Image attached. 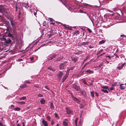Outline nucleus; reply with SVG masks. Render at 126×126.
Here are the masks:
<instances>
[{
	"instance_id": "f257e3e1",
	"label": "nucleus",
	"mask_w": 126,
	"mask_h": 126,
	"mask_svg": "<svg viewBox=\"0 0 126 126\" xmlns=\"http://www.w3.org/2000/svg\"><path fill=\"white\" fill-rule=\"evenodd\" d=\"M35 8H33V6H32V5L31 6H28L27 7V9L28 10L31 11V13L32 14H34L35 16H36V14L37 11L36 9V7L34 6Z\"/></svg>"
},
{
	"instance_id": "f03ea898",
	"label": "nucleus",
	"mask_w": 126,
	"mask_h": 126,
	"mask_svg": "<svg viewBox=\"0 0 126 126\" xmlns=\"http://www.w3.org/2000/svg\"><path fill=\"white\" fill-rule=\"evenodd\" d=\"M67 63L65 62L60 64L59 65V69L60 70H62L64 69L66 67V65L67 64Z\"/></svg>"
},
{
	"instance_id": "7ed1b4c3",
	"label": "nucleus",
	"mask_w": 126,
	"mask_h": 126,
	"mask_svg": "<svg viewBox=\"0 0 126 126\" xmlns=\"http://www.w3.org/2000/svg\"><path fill=\"white\" fill-rule=\"evenodd\" d=\"M63 74V73L62 72L60 71L58 72L57 75L58 78L60 79L62 78Z\"/></svg>"
},
{
	"instance_id": "20e7f679",
	"label": "nucleus",
	"mask_w": 126,
	"mask_h": 126,
	"mask_svg": "<svg viewBox=\"0 0 126 126\" xmlns=\"http://www.w3.org/2000/svg\"><path fill=\"white\" fill-rule=\"evenodd\" d=\"M68 75V73L67 72L66 73L65 75L63 77L62 79V82H64L65 80L66 79Z\"/></svg>"
},
{
	"instance_id": "39448f33",
	"label": "nucleus",
	"mask_w": 126,
	"mask_h": 126,
	"mask_svg": "<svg viewBox=\"0 0 126 126\" xmlns=\"http://www.w3.org/2000/svg\"><path fill=\"white\" fill-rule=\"evenodd\" d=\"M89 43V41H87L86 42H83L81 43L80 44V46H84L88 45Z\"/></svg>"
},
{
	"instance_id": "423d86ee",
	"label": "nucleus",
	"mask_w": 126,
	"mask_h": 126,
	"mask_svg": "<svg viewBox=\"0 0 126 126\" xmlns=\"http://www.w3.org/2000/svg\"><path fill=\"white\" fill-rule=\"evenodd\" d=\"M72 87L74 89L77 91L79 90V86L76 85L75 84H73Z\"/></svg>"
},
{
	"instance_id": "0eeeda50",
	"label": "nucleus",
	"mask_w": 126,
	"mask_h": 126,
	"mask_svg": "<svg viewBox=\"0 0 126 126\" xmlns=\"http://www.w3.org/2000/svg\"><path fill=\"white\" fill-rule=\"evenodd\" d=\"M4 39L5 40V42L6 43L8 44L12 42L11 40L9 38H7V40L5 38H4Z\"/></svg>"
},
{
	"instance_id": "6e6552de",
	"label": "nucleus",
	"mask_w": 126,
	"mask_h": 126,
	"mask_svg": "<svg viewBox=\"0 0 126 126\" xmlns=\"http://www.w3.org/2000/svg\"><path fill=\"white\" fill-rule=\"evenodd\" d=\"M63 58L61 57H59L57 59H56L53 60V61L54 62H58L59 61H60L63 59Z\"/></svg>"
},
{
	"instance_id": "1a4fd4ad",
	"label": "nucleus",
	"mask_w": 126,
	"mask_h": 126,
	"mask_svg": "<svg viewBox=\"0 0 126 126\" xmlns=\"http://www.w3.org/2000/svg\"><path fill=\"white\" fill-rule=\"evenodd\" d=\"M125 84H121L120 85V88L121 89H125L126 87V85L125 84Z\"/></svg>"
},
{
	"instance_id": "9d476101",
	"label": "nucleus",
	"mask_w": 126,
	"mask_h": 126,
	"mask_svg": "<svg viewBox=\"0 0 126 126\" xmlns=\"http://www.w3.org/2000/svg\"><path fill=\"white\" fill-rule=\"evenodd\" d=\"M42 123L45 126H48V125L47 121H45L43 119H42Z\"/></svg>"
},
{
	"instance_id": "9b49d317",
	"label": "nucleus",
	"mask_w": 126,
	"mask_h": 126,
	"mask_svg": "<svg viewBox=\"0 0 126 126\" xmlns=\"http://www.w3.org/2000/svg\"><path fill=\"white\" fill-rule=\"evenodd\" d=\"M56 54H54L53 55H51L49 57V60H51L53 58H55L56 57Z\"/></svg>"
},
{
	"instance_id": "f8f14e48",
	"label": "nucleus",
	"mask_w": 126,
	"mask_h": 126,
	"mask_svg": "<svg viewBox=\"0 0 126 126\" xmlns=\"http://www.w3.org/2000/svg\"><path fill=\"white\" fill-rule=\"evenodd\" d=\"M68 122L67 120L65 119L64 121L63 122V126H68Z\"/></svg>"
},
{
	"instance_id": "ddd939ff",
	"label": "nucleus",
	"mask_w": 126,
	"mask_h": 126,
	"mask_svg": "<svg viewBox=\"0 0 126 126\" xmlns=\"http://www.w3.org/2000/svg\"><path fill=\"white\" fill-rule=\"evenodd\" d=\"M66 112L68 114H70L71 112V111L70 109H69L67 107H66Z\"/></svg>"
},
{
	"instance_id": "4468645a",
	"label": "nucleus",
	"mask_w": 126,
	"mask_h": 126,
	"mask_svg": "<svg viewBox=\"0 0 126 126\" xmlns=\"http://www.w3.org/2000/svg\"><path fill=\"white\" fill-rule=\"evenodd\" d=\"M71 60L75 62L77 60V58L76 57H71Z\"/></svg>"
},
{
	"instance_id": "2eb2a0df",
	"label": "nucleus",
	"mask_w": 126,
	"mask_h": 126,
	"mask_svg": "<svg viewBox=\"0 0 126 126\" xmlns=\"http://www.w3.org/2000/svg\"><path fill=\"white\" fill-rule=\"evenodd\" d=\"M67 5H65L66 8L69 10L70 11L71 10V5H68L67 4Z\"/></svg>"
},
{
	"instance_id": "dca6fc26",
	"label": "nucleus",
	"mask_w": 126,
	"mask_h": 126,
	"mask_svg": "<svg viewBox=\"0 0 126 126\" xmlns=\"http://www.w3.org/2000/svg\"><path fill=\"white\" fill-rule=\"evenodd\" d=\"M86 72L88 73L89 74H92L94 73V71L92 70H87L86 71Z\"/></svg>"
},
{
	"instance_id": "f3484780",
	"label": "nucleus",
	"mask_w": 126,
	"mask_h": 126,
	"mask_svg": "<svg viewBox=\"0 0 126 126\" xmlns=\"http://www.w3.org/2000/svg\"><path fill=\"white\" fill-rule=\"evenodd\" d=\"M79 31H76L74 33L73 36L76 35V36L79 34Z\"/></svg>"
},
{
	"instance_id": "a211bd4d",
	"label": "nucleus",
	"mask_w": 126,
	"mask_h": 126,
	"mask_svg": "<svg viewBox=\"0 0 126 126\" xmlns=\"http://www.w3.org/2000/svg\"><path fill=\"white\" fill-rule=\"evenodd\" d=\"M22 6L23 7H25V8H27V7L28 6V3H23L22 4Z\"/></svg>"
},
{
	"instance_id": "6ab92c4d",
	"label": "nucleus",
	"mask_w": 126,
	"mask_h": 126,
	"mask_svg": "<svg viewBox=\"0 0 126 126\" xmlns=\"http://www.w3.org/2000/svg\"><path fill=\"white\" fill-rule=\"evenodd\" d=\"M105 42V40H102L100 41L99 42V44H103Z\"/></svg>"
},
{
	"instance_id": "aec40b11",
	"label": "nucleus",
	"mask_w": 126,
	"mask_h": 126,
	"mask_svg": "<svg viewBox=\"0 0 126 126\" xmlns=\"http://www.w3.org/2000/svg\"><path fill=\"white\" fill-rule=\"evenodd\" d=\"M27 85L25 84H24L23 85L20 86V87L22 88H24L27 87Z\"/></svg>"
},
{
	"instance_id": "412c9836",
	"label": "nucleus",
	"mask_w": 126,
	"mask_h": 126,
	"mask_svg": "<svg viewBox=\"0 0 126 126\" xmlns=\"http://www.w3.org/2000/svg\"><path fill=\"white\" fill-rule=\"evenodd\" d=\"M20 108L18 107H16L14 108V110L15 111H19L20 110Z\"/></svg>"
},
{
	"instance_id": "4be33fe9",
	"label": "nucleus",
	"mask_w": 126,
	"mask_h": 126,
	"mask_svg": "<svg viewBox=\"0 0 126 126\" xmlns=\"http://www.w3.org/2000/svg\"><path fill=\"white\" fill-rule=\"evenodd\" d=\"M90 57V56L89 55H88L87 56L86 58L84 60V61L85 62L86 60H87Z\"/></svg>"
},
{
	"instance_id": "5701e85b",
	"label": "nucleus",
	"mask_w": 126,
	"mask_h": 126,
	"mask_svg": "<svg viewBox=\"0 0 126 126\" xmlns=\"http://www.w3.org/2000/svg\"><path fill=\"white\" fill-rule=\"evenodd\" d=\"M91 95L92 97H94V92H90Z\"/></svg>"
},
{
	"instance_id": "b1692460",
	"label": "nucleus",
	"mask_w": 126,
	"mask_h": 126,
	"mask_svg": "<svg viewBox=\"0 0 126 126\" xmlns=\"http://www.w3.org/2000/svg\"><path fill=\"white\" fill-rule=\"evenodd\" d=\"M26 99V96H23L20 98L19 99L20 100H24Z\"/></svg>"
},
{
	"instance_id": "393cba45",
	"label": "nucleus",
	"mask_w": 126,
	"mask_h": 126,
	"mask_svg": "<svg viewBox=\"0 0 126 126\" xmlns=\"http://www.w3.org/2000/svg\"><path fill=\"white\" fill-rule=\"evenodd\" d=\"M101 91H102L105 93H108V91L106 90H104L103 89H102L101 90Z\"/></svg>"
},
{
	"instance_id": "a878e982",
	"label": "nucleus",
	"mask_w": 126,
	"mask_h": 126,
	"mask_svg": "<svg viewBox=\"0 0 126 126\" xmlns=\"http://www.w3.org/2000/svg\"><path fill=\"white\" fill-rule=\"evenodd\" d=\"M72 98V99L75 100V101H76V100H77V98H76L71 95V98Z\"/></svg>"
},
{
	"instance_id": "bb28decb",
	"label": "nucleus",
	"mask_w": 126,
	"mask_h": 126,
	"mask_svg": "<svg viewBox=\"0 0 126 126\" xmlns=\"http://www.w3.org/2000/svg\"><path fill=\"white\" fill-rule=\"evenodd\" d=\"M55 117L57 119H59V117L58 115V114L56 113H55Z\"/></svg>"
},
{
	"instance_id": "cd10ccee",
	"label": "nucleus",
	"mask_w": 126,
	"mask_h": 126,
	"mask_svg": "<svg viewBox=\"0 0 126 126\" xmlns=\"http://www.w3.org/2000/svg\"><path fill=\"white\" fill-rule=\"evenodd\" d=\"M101 88H103V89H108V87L107 86H102L101 87Z\"/></svg>"
},
{
	"instance_id": "c85d7f7f",
	"label": "nucleus",
	"mask_w": 126,
	"mask_h": 126,
	"mask_svg": "<svg viewBox=\"0 0 126 126\" xmlns=\"http://www.w3.org/2000/svg\"><path fill=\"white\" fill-rule=\"evenodd\" d=\"M37 96L39 97H43V95L41 94H38Z\"/></svg>"
},
{
	"instance_id": "c756f323",
	"label": "nucleus",
	"mask_w": 126,
	"mask_h": 126,
	"mask_svg": "<svg viewBox=\"0 0 126 126\" xmlns=\"http://www.w3.org/2000/svg\"><path fill=\"white\" fill-rule=\"evenodd\" d=\"M61 2H62L64 4V5H65L64 3H65L66 1V0H60Z\"/></svg>"
},
{
	"instance_id": "7c9ffc66",
	"label": "nucleus",
	"mask_w": 126,
	"mask_h": 126,
	"mask_svg": "<svg viewBox=\"0 0 126 126\" xmlns=\"http://www.w3.org/2000/svg\"><path fill=\"white\" fill-rule=\"evenodd\" d=\"M78 118H76L75 120V124L76 125V126H77V122L78 120Z\"/></svg>"
},
{
	"instance_id": "2f4dec72",
	"label": "nucleus",
	"mask_w": 126,
	"mask_h": 126,
	"mask_svg": "<svg viewBox=\"0 0 126 126\" xmlns=\"http://www.w3.org/2000/svg\"><path fill=\"white\" fill-rule=\"evenodd\" d=\"M40 102H45V100L44 99H42L40 100Z\"/></svg>"
},
{
	"instance_id": "473e14b6",
	"label": "nucleus",
	"mask_w": 126,
	"mask_h": 126,
	"mask_svg": "<svg viewBox=\"0 0 126 126\" xmlns=\"http://www.w3.org/2000/svg\"><path fill=\"white\" fill-rule=\"evenodd\" d=\"M3 15V13L2 12V10H0V16H1Z\"/></svg>"
},
{
	"instance_id": "72a5a7b5",
	"label": "nucleus",
	"mask_w": 126,
	"mask_h": 126,
	"mask_svg": "<svg viewBox=\"0 0 126 126\" xmlns=\"http://www.w3.org/2000/svg\"><path fill=\"white\" fill-rule=\"evenodd\" d=\"M82 53V51H79L78 52H77L76 53V54H80L81 53Z\"/></svg>"
},
{
	"instance_id": "f704fd0d",
	"label": "nucleus",
	"mask_w": 126,
	"mask_h": 126,
	"mask_svg": "<svg viewBox=\"0 0 126 126\" xmlns=\"http://www.w3.org/2000/svg\"><path fill=\"white\" fill-rule=\"evenodd\" d=\"M47 120L49 121H50L51 118L49 116H48L47 117Z\"/></svg>"
},
{
	"instance_id": "c9c22d12",
	"label": "nucleus",
	"mask_w": 126,
	"mask_h": 126,
	"mask_svg": "<svg viewBox=\"0 0 126 126\" xmlns=\"http://www.w3.org/2000/svg\"><path fill=\"white\" fill-rule=\"evenodd\" d=\"M11 23L12 25L13 26L15 25L14 23L12 21H11Z\"/></svg>"
},
{
	"instance_id": "e433bc0d",
	"label": "nucleus",
	"mask_w": 126,
	"mask_h": 126,
	"mask_svg": "<svg viewBox=\"0 0 126 126\" xmlns=\"http://www.w3.org/2000/svg\"><path fill=\"white\" fill-rule=\"evenodd\" d=\"M47 69L50 70H51L52 71H54V70L53 69H52V68L49 67H48L47 68Z\"/></svg>"
},
{
	"instance_id": "4c0bfd02",
	"label": "nucleus",
	"mask_w": 126,
	"mask_h": 126,
	"mask_svg": "<svg viewBox=\"0 0 126 126\" xmlns=\"http://www.w3.org/2000/svg\"><path fill=\"white\" fill-rule=\"evenodd\" d=\"M105 57L108 58V59L109 60H110L111 59V57L110 56H105Z\"/></svg>"
},
{
	"instance_id": "58836bf2",
	"label": "nucleus",
	"mask_w": 126,
	"mask_h": 126,
	"mask_svg": "<svg viewBox=\"0 0 126 126\" xmlns=\"http://www.w3.org/2000/svg\"><path fill=\"white\" fill-rule=\"evenodd\" d=\"M8 35L9 37H12V36H13L12 34H11L10 33H8Z\"/></svg>"
},
{
	"instance_id": "ea45409f",
	"label": "nucleus",
	"mask_w": 126,
	"mask_h": 126,
	"mask_svg": "<svg viewBox=\"0 0 126 126\" xmlns=\"http://www.w3.org/2000/svg\"><path fill=\"white\" fill-rule=\"evenodd\" d=\"M51 108L52 109L53 108V103H51Z\"/></svg>"
},
{
	"instance_id": "a19ab883",
	"label": "nucleus",
	"mask_w": 126,
	"mask_h": 126,
	"mask_svg": "<svg viewBox=\"0 0 126 126\" xmlns=\"http://www.w3.org/2000/svg\"><path fill=\"white\" fill-rule=\"evenodd\" d=\"M122 66H119L117 67V68L119 70H121L122 69Z\"/></svg>"
},
{
	"instance_id": "79ce46f5",
	"label": "nucleus",
	"mask_w": 126,
	"mask_h": 126,
	"mask_svg": "<svg viewBox=\"0 0 126 126\" xmlns=\"http://www.w3.org/2000/svg\"><path fill=\"white\" fill-rule=\"evenodd\" d=\"M87 30L88 31V32L90 33H91L92 32V31L89 28L87 29Z\"/></svg>"
},
{
	"instance_id": "37998d69",
	"label": "nucleus",
	"mask_w": 126,
	"mask_h": 126,
	"mask_svg": "<svg viewBox=\"0 0 126 126\" xmlns=\"http://www.w3.org/2000/svg\"><path fill=\"white\" fill-rule=\"evenodd\" d=\"M45 88H46V89H47L48 90H49V88L47 86H45Z\"/></svg>"
},
{
	"instance_id": "c03bdc74",
	"label": "nucleus",
	"mask_w": 126,
	"mask_h": 126,
	"mask_svg": "<svg viewBox=\"0 0 126 126\" xmlns=\"http://www.w3.org/2000/svg\"><path fill=\"white\" fill-rule=\"evenodd\" d=\"M83 83H84V84H86V85H88V84H87V83H86V80H84L83 81Z\"/></svg>"
},
{
	"instance_id": "a18cd8bd",
	"label": "nucleus",
	"mask_w": 126,
	"mask_h": 126,
	"mask_svg": "<svg viewBox=\"0 0 126 126\" xmlns=\"http://www.w3.org/2000/svg\"><path fill=\"white\" fill-rule=\"evenodd\" d=\"M84 93V96H85V95H86V93L85 92V91H83L82 92V93Z\"/></svg>"
},
{
	"instance_id": "49530a36",
	"label": "nucleus",
	"mask_w": 126,
	"mask_h": 126,
	"mask_svg": "<svg viewBox=\"0 0 126 126\" xmlns=\"http://www.w3.org/2000/svg\"><path fill=\"white\" fill-rule=\"evenodd\" d=\"M95 95L97 96V97H98V93L96 92H95Z\"/></svg>"
},
{
	"instance_id": "de8ad7c7",
	"label": "nucleus",
	"mask_w": 126,
	"mask_h": 126,
	"mask_svg": "<svg viewBox=\"0 0 126 126\" xmlns=\"http://www.w3.org/2000/svg\"><path fill=\"white\" fill-rule=\"evenodd\" d=\"M23 60L22 59H19L18 60V61L19 62H20V61H22Z\"/></svg>"
},
{
	"instance_id": "09e8293b",
	"label": "nucleus",
	"mask_w": 126,
	"mask_h": 126,
	"mask_svg": "<svg viewBox=\"0 0 126 126\" xmlns=\"http://www.w3.org/2000/svg\"><path fill=\"white\" fill-rule=\"evenodd\" d=\"M49 19H50V21H51L52 22L53 21H54L53 19L51 18H50Z\"/></svg>"
},
{
	"instance_id": "8fccbe9b",
	"label": "nucleus",
	"mask_w": 126,
	"mask_h": 126,
	"mask_svg": "<svg viewBox=\"0 0 126 126\" xmlns=\"http://www.w3.org/2000/svg\"><path fill=\"white\" fill-rule=\"evenodd\" d=\"M54 121H51V124L52 125H53V124H54Z\"/></svg>"
},
{
	"instance_id": "3c124183",
	"label": "nucleus",
	"mask_w": 126,
	"mask_h": 126,
	"mask_svg": "<svg viewBox=\"0 0 126 126\" xmlns=\"http://www.w3.org/2000/svg\"><path fill=\"white\" fill-rule=\"evenodd\" d=\"M6 10V9H4V12L6 14H7L8 13V12H6L5 10Z\"/></svg>"
},
{
	"instance_id": "603ef678",
	"label": "nucleus",
	"mask_w": 126,
	"mask_h": 126,
	"mask_svg": "<svg viewBox=\"0 0 126 126\" xmlns=\"http://www.w3.org/2000/svg\"><path fill=\"white\" fill-rule=\"evenodd\" d=\"M11 109H13V107H14V105H11Z\"/></svg>"
},
{
	"instance_id": "864d4df0",
	"label": "nucleus",
	"mask_w": 126,
	"mask_h": 126,
	"mask_svg": "<svg viewBox=\"0 0 126 126\" xmlns=\"http://www.w3.org/2000/svg\"><path fill=\"white\" fill-rule=\"evenodd\" d=\"M93 83L92 82H91V83L89 85H88L89 86L90 85H93Z\"/></svg>"
},
{
	"instance_id": "5fc2aeb1",
	"label": "nucleus",
	"mask_w": 126,
	"mask_h": 126,
	"mask_svg": "<svg viewBox=\"0 0 126 126\" xmlns=\"http://www.w3.org/2000/svg\"><path fill=\"white\" fill-rule=\"evenodd\" d=\"M79 12L80 13H83L82 10H80L79 11Z\"/></svg>"
},
{
	"instance_id": "6e6d98bb",
	"label": "nucleus",
	"mask_w": 126,
	"mask_h": 126,
	"mask_svg": "<svg viewBox=\"0 0 126 126\" xmlns=\"http://www.w3.org/2000/svg\"><path fill=\"white\" fill-rule=\"evenodd\" d=\"M84 106L83 105H82V104H81L80 106V108H82Z\"/></svg>"
},
{
	"instance_id": "4d7b16f0",
	"label": "nucleus",
	"mask_w": 126,
	"mask_h": 126,
	"mask_svg": "<svg viewBox=\"0 0 126 126\" xmlns=\"http://www.w3.org/2000/svg\"><path fill=\"white\" fill-rule=\"evenodd\" d=\"M125 63H124L123 64H122L121 66H122V67L123 68V66H124V65Z\"/></svg>"
},
{
	"instance_id": "13d9d810",
	"label": "nucleus",
	"mask_w": 126,
	"mask_h": 126,
	"mask_svg": "<svg viewBox=\"0 0 126 126\" xmlns=\"http://www.w3.org/2000/svg\"><path fill=\"white\" fill-rule=\"evenodd\" d=\"M31 61H32L33 59V57H32L30 59Z\"/></svg>"
},
{
	"instance_id": "bf43d9fd",
	"label": "nucleus",
	"mask_w": 126,
	"mask_h": 126,
	"mask_svg": "<svg viewBox=\"0 0 126 126\" xmlns=\"http://www.w3.org/2000/svg\"><path fill=\"white\" fill-rule=\"evenodd\" d=\"M89 47L90 48H93V47H92V46H91L90 45L89 46Z\"/></svg>"
},
{
	"instance_id": "052dcab7",
	"label": "nucleus",
	"mask_w": 126,
	"mask_h": 126,
	"mask_svg": "<svg viewBox=\"0 0 126 126\" xmlns=\"http://www.w3.org/2000/svg\"><path fill=\"white\" fill-rule=\"evenodd\" d=\"M0 126H3V125L0 122Z\"/></svg>"
},
{
	"instance_id": "680f3d73",
	"label": "nucleus",
	"mask_w": 126,
	"mask_h": 126,
	"mask_svg": "<svg viewBox=\"0 0 126 126\" xmlns=\"http://www.w3.org/2000/svg\"><path fill=\"white\" fill-rule=\"evenodd\" d=\"M88 64V63H85V65H87Z\"/></svg>"
},
{
	"instance_id": "e2e57ef3",
	"label": "nucleus",
	"mask_w": 126,
	"mask_h": 126,
	"mask_svg": "<svg viewBox=\"0 0 126 126\" xmlns=\"http://www.w3.org/2000/svg\"><path fill=\"white\" fill-rule=\"evenodd\" d=\"M110 89L111 90H113V88H110Z\"/></svg>"
},
{
	"instance_id": "0e129e2a",
	"label": "nucleus",
	"mask_w": 126,
	"mask_h": 126,
	"mask_svg": "<svg viewBox=\"0 0 126 126\" xmlns=\"http://www.w3.org/2000/svg\"><path fill=\"white\" fill-rule=\"evenodd\" d=\"M22 124H23V126H25V125L24 124V122L22 123Z\"/></svg>"
},
{
	"instance_id": "69168bd1",
	"label": "nucleus",
	"mask_w": 126,
	"mask_h": 126,
	"mask_svg": "<svg viewBox=\"0 0 126 126\" xmlns=\"http://www.w3.org/2000/svg\"><path fill=\"white\" fill-rule=\"evenodd\" d=\"M17 126H20V125L19 124H17Z\"/></svg>"
},
{
	"instance_id": "338daca9",
	"label": "nucleus",
	"mask_w": 126,
	"mask_h": 126,
	"mask_svg": "<svg viewBox=\"0 0 126 126\" xmlns=\"http://www.w3.org/2000/svg\"><path fill=\"white\" fill-rule=\"evenodd\" d=\"M30 83V82H26V83Z\"/></svg>"
},
{
	"instance_id": "774afa93",
	"label": "nucleus",
	"mask_w": 126,
	"mask_h": 126,
	"mask_svg": "<svg viewBox=\"0 0 126 126\" xmlns=\"http://www.w3.org/2000/svg\"><path fill=\"white\" fill-rule=\"evenodd\" d=\"M56 126H59V124H57Z\"/></svg>"
}]
</instances>
